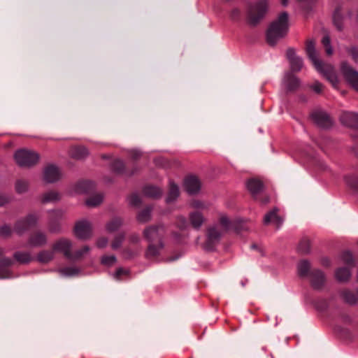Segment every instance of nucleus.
<instances>
[{
	"mask_svg": "<svg viewBox=\"0 0 358 358\" xmlns=\"http://www.w3.org/2000/svg\"><path fill=\"white\" fill-rule=\"evenodd\" d=\"M306 52L313 62L316 69L324 74L327 79L335 85L336 83V76L333 67L331 65L324 64L317 58V52L315 48V42L313 40H308L306 45Z\"/></svg>",
	"mask_w": 358,
	"mask_h": 358,
	"instance_id": "2",
	"label": "nucleus"
},
{
	"mask_svg": "<svg viewBox=\"0 0 358 358\" xmlns=\"http://www.w3.org/2000/svg\"><path fill=\"white\" fill-rule=\"evenodd\" d=\"M255 200L259 201L262 204H266L269 202L270 199L268 196L263 194L262 192L259 195L258 199Z\"/></svg>",
	"mask_w": 358,
	"mask_h": 358,
	"instance_id": "59",
	"label": "nucleus"
},
{
	"mask_svg": "<svg viewBox=\"0 0 358 358\" xmlns=\"http://www.w3.org/2000/svg\"><path fill=\"white\" fill-rule=\"evenodd\" d=\"M13 257L20 264H28L33 259L31 255L26 252H16L14 253Z\"/></svg>",
	"mask_w": 358,
	"mask_h": 358,
	"instance_id": "36",
	"label": "nucleus"
},
{
	"mask_svg": "<svg viewBox=\"0 0 358 358\" xmlns=\"http://www.w3.org/2000/svg\"><path fill=\"white\" fill-rule=\"evenodd\" d=\"M129 241L132 244H138L141 241V238L137 234H132L129 236Z\"/></svg>",
	"mask_w": 358,
	"mask_h": 358,
	"instance_id": "58",
	"label": "nucleus"
},
{
	"mask_svg": "<svg viewBox=\"0 0 358 358\" xmlns=\"http://www.w3.org/2000/svg\"><path fill=\"white\" fill-rule=\"evenodd\" d=\"M78 189L85 193H90L95 189V183L91 180H83L78 184Z\"/></svg>",
	"mask_w": 358,
	"mask_h": 358,
	"instance_id": "37",
	"label": "nucleus"
},
{
	"mask_svg": "<svg viewBox=\"0 0 358 358\" xmlns=\"http://www.w3.org/2000/svg\"><path fill=\"white\" fill-rule=\"evenodd\" d=\"M131 155L133 159L136 160L140 157L141 153L138 151H132Z\"/></svg>",
	"mask_w": 358,
	"mask_h": 358,
	"instance_id": "64",
	"label": "nucleus"
},
{
	"mask_svg": "<svg viewBox=\"0 0 358 358\" xmlns=\"http://www.w3.org/2000/svg\"><path fill=\"white\" fill-rule=\"evenodd\" d=\"M338 316L345 323H348V322H350V316L348 314H346L345 312H343V310H341L340 309H338Z\"/></svg>",
	"mask_w": 358,
	"mask_h": 358,
	"instance_id": "55",
	"label": "nucleus"
},
{
	"mask_svg": "<svg viewBox=\"0 0 358 358\" xmlns=\"http://www.w3.org/2000/svg\"><path fill=\"white\" fill-rule=\"evenodd\" d=\"M62 271L64 275L69 276L75 275L78 273V270L73 267H66Z\"/></svg>",
	"mask_w": 358,
	"mask_h": 358,
	"instance_id": "53",
	"label": "nucleus"
},
{
	"mask_svg": "<svg viewBox=\"0 0 358 358\" xmlns=\"http://www.w3.org/2000/svg\"><path fill=\"white\" fill-rule=\"evenodd\" d=\"M143 192L145 196L152 199L160 198L162 195V189L153 185L145 186Z\"/></svg>",
	"mask_w": 358,
	"mask_h": 358,
	"instance_id": "29",
	"label": "nucleus"
},
{
	"mask_svg": "<svg viewBox=\"0 0 358 358\" xmlns=\"http://www.w3.org/2000/svg\"><path fill=\"white\" fill-rule=\"evenodd\" d=\"M189 219L192 227L198 229L203 222V215L199 212H194L190 214Z\"/></svg>",
	"mask_w": 358,
	"mask_h": 358,
	"instance_id": "38",
	"label": "nucleus"
},
{
	"mask_svg": "<svg viewBox=\"0 0 358 358\" xmlns=\"http://www.w3.org/2000/svg\"><path fill=\"white\" fill-rule=\"evenodd\" d=\"M59 199V195L56 192L50 191L45 192L42 196V202L48 203L50 201H57Z\"/></svg>",
	"mask_w": 358,
	"mask_h": 358,
	"instance_id": "43",
	"label": "nucleus"
},
{
	"mask_svg": "<svg viewBox=\"0 0 358 358\" xmlns=\"http://www.w3.org/2000/svg\"><path fill=\"white\" fill-rule=\"evenodd\" d=\"M124 255L127 258H131L134 256V254L129 249H125L124 251Z\"/></svg>",
	"mask_w": 358,
	"mask_h": 358,
	"instance_id": "63",
	"label": "nucleus"
},
{
	"mask_svg": "<svg viewBox=\"0 0 358 358\" xmlns=\"http://www.w3.org/2000/svg\"><path fill=\"white\" fill-rule=\"evenodd\" d=\"M278 208H273L266 213L264 217V224H268L271 222L275 224L277 228H279L282 223V219L278 215Z\"/></svg>",
	"mask_w": 358,
	"mask_h": 358,
	"instance_id": "25",
	"label": "nucleus"
},
{
	"mask_svg": "<svg viewBox=\"0 0 358 358\" xmlns=\"http://www.w3.org/2000/svg\"><path fill=\"white\" fill-rule=\"evenodd\" d=\"M311 88L317 94H320L322 92L323 85L322 83L315 81L311 86Z\"/></svg>",
	"mask_w": 358,
	"mask_h": 358,
	"instance_id": "57",
	"label": "nucleus"
},
{
	"mask_svg": "<svg viewBox=\"0 0 358 358\" xmlns=\"http://www.w3.org/2000/svg\"><path fill=\"white\" fill-rule=\"evenodd\" d=\"M129 202L131 206L137 207L141 205V200L140 196L138 194H133L130 196Z\"/></svg>",
	"mask_w": 358,
	"mask_h": 358,
	"instance_id": "50",
	"label": "nucleus"
},
{
	"mask_svg": "<svg viewBox=\"0 0 358 358\" xmlns=\"http://www.w3.org/2000/svg\"><path fill=\"white\" fill-rule=\"evenodd\" d=\"M219 224H220L224 231H228L229 229H234L236 232L240 233L242 231L246 230L245 224L240 220L231 221L224 215L220 217Z\"/></svg>",
	"mask_w": 358,
	"mask_h": 358,
	"instance_id": "8",
	"label": "nucleus"
},
{
	"mask_svg": "<svg viewBox=\"0 0 358 358\" xmlns=\"http://www.w3.org/2000/svg\"><path fill=\"white\" fill-rule=\"evenodd\" d=\"M28 189V183L24 180H17L15 183L16 192L19 194L25 192Z\"/></svg>",
	"mask_w": 358,
	"mask_h": 358,
	"instance_id": "45",
	"label": "nucleus"
},
{
	"mask_svg": "<svg viewBox=\"0 0 358 358\" xmlns=\"http://www.w3.org/2000/svg\"><path fill=\"white\" fill-rule=\"evenodd\" d=\"M108 243V239L106 237H101L99 238V240L96 242V245L99 248H103L106 246Z\"/></svg>",
	"mask_w": 358,
	"mask_h": 358,
	"instance_id": "60",
	"label": "nucleus"
},
{
	"mask_svg": "<svg viewBox=\"0 0 358 358\" xmlns=\"http://www.w3.org/2000/svg\"><path fill=\"white\" fill-rule=\"evenodd\" d=\"M343 299L350 305L358 303V289L355 292L350 289H343L341 292Z\"/></svg>",
	"mask_w": 358,
	"mask_h": 358,
	"instance_id": "27",
	"label": "nucleus"
},
{
	"mask_svg": "<svg viewBox=\"0 0 358 358\" xmlns=\"http://www.w3.org/2000/svg\"><path fill=\"white\" fill-rule=\"evenodd\" d=\"M129 271L122 268H118L114 274V278L117 280H121L122 275H127Z\"/></svg>",
	"mask_w": 358,
	"mask_h": 358,
	"instance_id": "52",
	"label": "nucleus"
},
{
	"mask_svg": "<svg viewBox=\"0 0 358 358\" xmlns=\"http://www.w3.org/2000/svg\"><path fill=\"white\" fill-rule=\"evenodd\" d=\"M122 224V220L120 217L113 218L106 225V229L109 232H113L117 230Z\"/></svg>",
	"mask_w": 358,
	"mask_h": 358,
	"instance_id": "39",
	"label": "nucleus"
},
{
	"mask_svg": "<svg viewBox=\"0 0 358 358\" xmlns=\"http://www.w3.org/2000/svg\"><path fill=\"white\" fill-rule=\"evenodd\" d=\"M14 264V261L8 257L0 259V279L11 278L13 277L10 267Z\"/></svg>",
	"mask_w": 358,
	"mask_h": 358,
	"instance_id": "21",
	"label": "nucleus"
},
{
	"mask_svg": "<svg viewBox=\"0 0 358 358\" xmlns=\"http://www.w3.org/2000/svg\"><path fill=\"white\" fill-rule=\"evenodd\" d=\"M343 262L347 264L350 268H353L355 266V261L353 255L350 251H344L341 256Z\"/></svg>",
	"mask_w": 358,
	"mask_h": 358,
	"instance_id": "40",
	"label": "nucleus"
},
{
	"mask_svg": "<svg viewBox=\"0 0 358 358\" xmlns=\"http://www.w3.org/2000/svg\"><path fill=\"white\" fill-rule=\"evenodd\" d=\"M38 216L35 214H29L25 218L17 221L14 229L18 234H22L29 228L36 226Z\"/></svg>",
	"mask_w": 358,
	"mask_h": 358,
	"instance_id": "9",
	"label": "nucleus"
},
{
	"mask_svg": "<svg viewBox=\"0 0 358 358\" xmlns=\"http://www.w3.org/2000/svg\"><path fill=\"white\" fill-rule=\"evenodd\" d=\"M286 87L289 92L296 91L300 85L299 79L292 72H287L285 77Z\"/></svg>",
	"mask_w": 358,
	"mask_h": 358,
	"instance_id": "24",
	"label": "nucleus"
},
{
	"mask_svg": "<svg viewBox=\"0 0 358 358\" xmlns=\"http://www.w3.org/2000/svg\"><path fill=\"white\" fill-rule=\"evenodd\" d=\"M311 120L319 127L328 129L332 125L331 117L323 110H316L310 114Z\"/></svg>",
	"mask_w": 358,
	"mask_h": 358,
	"instance_id": "10",
	"label": "nucleus"
},
{
	"mask_svg": "<svg viewBox=\"0 0 358 358\" xmlns=\"http://www.w3.org/2000/svg\"><path fill=\"white\" fill-rule=\"evenodd\" d=\"M152 209V207L151 206H148L141 210L137 215L138 221L142 223L148 222L151 218Z\"/></svg>",
	"mask_w": 358,
	"mask_h": 358,
	"instance_id": "35",
	"label": "nucleus"
},
{
	"mask_svg": "<svg viewBox=\"0 0 358 358\" xmlns=\"http://www.w3.org/2000/svg\"><path fill=\"white\" fill-rule=\"evenodd\" d=\"M230 17L233 20H239L241 18V11L238 8H234L231 13Z\"/></svg>",
	"mask_w": 358,
	"mask_h": 358,
	"instance_id": "54",
	"label": "nucleus"
},
{
	"mask_svg": "<svg viewBox=\"0 0 358 358\" xmlns=\"http://www.w3.org/2000/svg\"><path fill=\"white\" fill-rule=\"evenodd\" d=\"M103 201V196L101 194H97L89 196L86 200V204L90 207H95L99 205Z\"/></svg>",
	"mask_w": 358,
	"mask_h": 358,
	"instance_id": "42",
	"label": "nucleus"
},
{
	"mask_svg": "<svg viewBox=\"0 0 358 358\" xmlns=\"http://www.w3.org/2000/svg\"><path fill=\"white\" fill-rule=\"evenodd\" d=\"M348 52L355 62H358V48L357 47L352 46L348 48Z\"/></svg>",
	"mask_w": 358,
	"mask_h": 358,
	"instance_id": "51",
	"label": "nucleus"
},
{
	"mask_svg": "<svg viewBox=\"0 0 358 358\" xmlns=\"http://www.w3.org/2000/svg\"><path fill=\"white\" fill-rule=\"evenodd\" d=\"M322 43L325 48V52L327 55H331L333 52V50L330 45V38L328 36H324L322 38Z\"/></svg>",
	"mask_w": 358,
	"mask_h": 358,
	"instance_id": "46",
	"label": "nucleus"
},
{
	"mask_svg": "<svg viewBox=\"0 0 358 358\" xmlns=\"http://www.w3.org/2000/svg\"><path fill=\"white\" fill-rule=\"evenodd\" d=\"M12 234V229L10 226L4 224L0 228V234L3 237H9Z\"/></svg>",
	"mask_w": 358,
	"mask_h": 358,
	"instance_id": "49",
	"label": "nucleus"
},
{
	"mask_svg": "<svg viewBox=\"0 0 358 358\" xmlns=\"http://www.w3.org/2000/svg\"><path fill=\"white\" fill-rule=\"evenodd\" d=\"M346 185L351 189L358 191V173H350L344 176Z\"/></svg>",
	"mask_w": 358,
	"mask_h": 358,
	"instance_id": "30",
	"label": "nucleus"
},
{
	"mask_svg": "<svg viewBox=\"0 0 358 358\" xmlns=\"http://www.w3.org/2000/svg\"><path fill=\"white\" fill-rule=\"evenodd\" d=\"M164 247V242L148 243V248L145 252V257L148 260L155 261L160 255L161 251Z\"/></svg>",
	"mask_w": 358,
	"mask_h": 358,
	"instance_id": "16",
	"label": "nucleus"
},
{
	"mask_svg": "<svg viewBox=\"0 0 358 358\" xmlns=\"http://www.w3.org/2000/svg\"><path fill=\"white\" fill-rule=\"evenodd\" d=\"M341 71L345 80L358 91V71L345 62L341 64Z\"/></svg>",
	"mask_w": 358,
	"mask_h": 358,
	"instance_id": "11",
	"label": "nucleus"
},
{
	"mask_svg": "<svg viewBox=\"0 0 358 358\" xmlns=\"http://www.w3.org/2000/svg\"><path fill=\"white\" fill-rule=\"evenodd\" d=\"M286 55L290 64L292 72L300 71L303 66L302 59L296 55L293 48H289Z\"/></svg>",
	"mask_w": 358,
	"mask_h": 358,
	"instance_id": "18",
	"label": "nucleus"
},
{
	"mask_svg": "<svg viewBox=\"0 0 358 358\" xmlns=\"http://www.w3.org/2000/svg\"><path fill=\"white\" fill-rule=\"evenodd\" d=\"M310 241L307 238H303L298 246V250L301 254H307L310 251Z\"/></svg>",
	"mask_w": 358,
	"mask_h": 358,
	"instance_id": "44",
	"label": "nucleus"
},
{
	"mask_svg": "<svg viewBox=\"0 0 358 358\" xmlns=\"http://www.w3.org/2000/svg\"><path fill=\"white\" fill-rule=\"evenodd\" d=\"M179 194L180 191L178 186L176 184H175L173 181H170L169 189L167 197L166 199V202L167 203H171L173 202L179 196Z\"/></svg>",
	"mask_w": 358,
	"mask_h": 358,
	"instance_id": "28",
	"label": "nucleus"
},
{
	"mask_svg": "<svg viewBox=\"0 0 358 358\" xmlns=\"http://www.w3.org/2000/svg\"><path fill=\"white\" fill-rule=\"evenodd\" d=\"M70 154L73 158L80 159L85 157L88 152L84 146H75L71 148Z\"/></svg>",
	"mask_w": 358,
	"mask_h": 358,
	"instance_id": "34",
	"label": "nucleus"
},
{
	"mask_svg": "<svg viewBox=\"0 0 358 358\" xmlns=\"http://www.w3.org/2000/svg\"><path fill=\"white\" fill-rule=\"evenodd\" d=\"M308 278L311 287L316 290H321L326 282L324 273L317 268H313Z\"/></svg>",
	"mask_w": 358,
	"mask_h": 358,
	"instance_id": "13",
	"label": "nucleus"
},
{
	"mask_svg": "<svg viewBox=\"0 0 358 358\" xmlns=\"http://www.w3.org/2000/svg\"><path fill=\"white\" fill-rule=\"evenodd\" d=\"M177 226L180 229H185L186 227L187 226V222L186 219L183 217H178V221H177Z\"/></svg>",
	"mask_w": 358,
	"mask_h": 358,
	"instance_id": "56",
	"label": "nucleus"
},
{
	"mask_svg": "<svg viewBox=\"0 0 358 358\" xmlns=\"http://www.w3.org/2000/svg\"><path fill=\"white\" fill-rule=\"evenodd\" d=\"M71 242L65 238H60L55 243L53 248L55 250H58L63 252L65 257L71 260H77L87 253L90 250V248L87 245L83 246L80 250L76 251L74 253L71 252Z\"/></svg>",
	"mask_w": 358,
	"mask_h": 358,
	"instance_id": "4",
	"label": "nucleus"
},
{
	"mask_svg": "<svg viewBox=\"0 0 358 358\" xmlns=\"http://www.w3.org/2000/svg\"><path fill=\"white\" fill-rule=\"evenodd\" d=\"M111 168L115 173L118 174L126 173L125 165L120 159H115L111 164Z\"/></svg>",
	"mask_w": 358,
	"mask_h": 358,
	"instance_id": "41",
	"label": "nucleus"
},
{
	"mask_svg": "<svg viewBox=\"0 0 358 358\" xmlns=\"http://www.w3.org/2000/svg\"><path fill=\"white\" fill-rule=\"evenodd\" d=\"M74 232L78 238L88 239L92 236V225L86 220L79 221L75 225Z\"/></svg>",
	"mask_w": 358,
	"mask_h": 358,
	"instance_id": "12",
	"label": "nucleus"
},
{
	"mask_svg": "<svg viewBox=\"0 0 358 358\" xmlns=\"http://www.w3.org/2000/svg\"><path fill=\"white\" fill-rule=\"evenodd\" d=\"M10 200V198L5 194H0V206H2L7 203Z\"/></svg>",
	"mask_w": 358,
	"mask_h": 358,
	"instance_id": "61",
	"label": "nucleus"
},
{
	"mask_svg": "<svg viewBox=\"0 0 358 358\" xmlns=\"http://www.w3.org/2000/svg\"><path fill=\"white\" fill-rule=\"evenodd\" d=\"M350 268L348 266L338 268L335 273L336 279L340 282L348 281L351 276Z\"/></svg>",
	"mask_w": 358,
	"mask_h": 358,
	"instance_id": "31",
	"label": "nucleus"
},
{
	"mask_svg": "<svg viewBox=\"0 0 358 358\" xmlns=\"http://www.w3.org/2000/svg\"><path fill=\"white\" fill-rule=\"evenodd\" d=\"M15 159L20 166L29 167L38 162L39 155L34 151L22 149L15 152Z\"/></svg>",
	"mask_w": 358,
	"mask_h": 358,
	"instance_id": "6",
	"label": "nucleus"
},
{
	"mask_svg": "<svg viewBox=\"0 0 358 358\" xmlns=\"http://www.w3.org/2000/svg\"><path fill=\"white\" fill-rule=\"evenodd\" d=\"M192 205L195 208H204L203 203L201 201H197V200L193 201L192 203Z\"/></svg>",
	"mask_w": 358,
	"mask_h": 358,
	"instance_id": "62",
	"label": "nucleus"
},
{
	"mask_svg": "<svg viewBox=\"0 0 358 358\" xmlns=\"http://www.w3.org/2000/svg\"><path fill=\"white\" fill-rule=\"evenodd\" d=\"M165 233L166 229L163 224H156L146 227L143 235L148 243H160L163 242Z\"/></svg>",
	"mask_w": 358,
	"mask_h": 358,
	"instance_id": "7",
	"label": "nucleus"
},
{
	"mask_svg": "<svg viewBox=\"0 0 358 358\" xmlns=\"http://www.w3.org/2000/svg\"><path fill=\"white\" fill-rule=\"evenodd\" d=\"M48 242L47 235L39 230L32 232L28 239V243L33 247H42Z\"/></svg>",
	"mask_w": 358,
	"mask_h": 358,
	"instance_id": "17",
	"label": "nucleus"
},
{
	"mask_svg": "<svg viewBox=\"0 0 358 358\" xmlns=\"http://www.w3.org/2000/svg\"><path fill=\"white\" fill-rule=\"evenodd\" d=\"M48 229L50 233L57 234L61 231L60 220L62 213L59 210H54L49 212Z\"/></svg>",
	"mask_w": 358,
	"mask_h": 358,
	"instance_id": "14",
	"label": "nucleus"
},
{
	"mask_svg": "<svg viewBox=\"0 0 358 358\" xmlns=\"http://www.w3.org/2000/svg\"><path fill=\"white\" fill-rule=\"evenodd\" d=\"M298 274L300 278H308L313 271L310 262L306 259L301 260L297 266Z\"/></svg>",
	"mask_w": 358,
	"mask_h": 358,
	"instance_id": "26",
	"label": "nucleus"
},
{
	"mask_svg": "<svg viewBox=\"0 0 358 358\" xmlns=\"http://www.w3.org/2000/svg\"><path fill=\"white\" fill-rule=\"evenodd\" d=\"M248 190L254 199H257L259 195L263 192L264 185L262 180L257 178H250L246 182Z\"/></svg>",
	"mask_w": 358,
	"mask_h": 358,
	"instance_id": "15",
	"label": "nucleus"
},
{
	"mask_svg": "<svg viewBox=\"0 0 358 358\" xmlns=\"http://www.w3.org/2000/svg\"><path fill=\"white\" fill-rule=\"evenodd\" d=\"M226 232L220 224L209 227L206 231V238L203 245L205 250H214L219 244L222 236Z\"/></svg>",
	"mask_w": 358,
	"mask_h": 358,
	"instance_id": "5",
	"label": "nucleus"
},
{
	"mask_svg": "<svg viewBox=\"0 0 358 358\" xmlns=\"http://www.w3.org/2000/svg\"><path fill=\"white\" fill-rule=\"evenodd\" d=\"M116 262V257L114 255L110 256H103L101 259V263L103 264L110 266L113 265Z\"/></svg>",
	"mask_w": 358,
	"mask_h": 358,
	"instance_id": "48",
	"label": "nucleus"
},
{
	"mask_svg": "<svg viewBox=\"0 0 358 358\" xmlns=\"http://www.w3.org/2000/svg\"><path fill=\"white\" fill-rule=\"evenodd\" d=\"M343 17L341 13V7L337 6L333 14V22L338 30L341 31L343 29Z\"/></svg>",
	"mask_w": 358,
	"mask_h": 358,
	"instance_id": "33",
	"label": "nucleus"
},
{
	"mask_svg": "<svg viewBox=\"0 0 358 358\" xmlns=\"http://www.w3.org/2000/svg\"><path fill=\"white\" fill-rule=\"evenodd\" d=\"M184 186L188 193L193 194L199 191L201 188V183L196 176H189L185 179Z\"/></svg>",
	"mask_w": 358,
	"mask_h": 358,
	"instance_id": "22",
	"label": "nucleus"
},
{
	"mask_svg": "<svg viewBox=\"0 0 358 358\" xmlns=\"http://www.w3.org/2000/svg\"><path fill=\"white\" fill-rule=\"evenodd\" d=\"M43 178L47 182H55L61 178V172L56 166L49 164L44 169Z\"/></svg>",
	"mask_w": 358,
	"mask_h": 358,
	"instance_id": "19",
	"label": "nucleus"
},
{
	"mask_svg": "<svg viewBox=\"0 0 358 358\" xmlns=\"http://www.w3.org/2000/svg\"><path fill=\"white\" fill-rule=\"evenodd\" d=\"M315 306L320 312H327L328 313L329 317L334 320L336 317V315L331 312V301L326 299H319L315 303Z\"/></svg>",
	"mask_w": 358,
	"mask_h": 358,
	"instance_id": "23",
	"label": "nucleus"
},
{
	"mask_svg": "<svg viewBox=\"0 0 358 358\" xmlns=\"http://www.w3.org/2000/svg\"><path fill=\"white\" fill-rule=\"evenodd\" d=\"M268 8L266 0H262L254 4H249L247 8L246 17L248 23L252 27L257 26L265 17Z\"/></svg>",
	"mask_w": 358,
	"mask_h": 358,
	"instance_id": "3",
	"label": "nucleus"
},
{
	"mask_svg": "<svg viewBox=\"0 0 358 358\" xmlns=\"http://www.w3.org/2000/svg\"><path fill=\"white\" fill-rule=\"evenodd\" d=\"M55 252L59 251L55 250L53 248L52 250H42L38 254L37 260L41 263H48L53 259Z\"/></svg>",
	"mask_w": 358,
	"mask_h": 358,
	"instance_id": "32",
	"label": "nucleus"
},
{
	"mask_svg": "<svg viewBox=\"0 0 358 358\" xmlns=\"http://www.w3.org/2000/svg\"><path fill=\"white\" fill-rule=\"evenodd\" d=\"M341 122L343 124L358 129V113L345 111L340 116Z\"/></svg>",
	"mask_w": 358,
	"mask_h": 358,
	"instance_id": "20",
	"label": "nucleus"
},
{
	"mask_svg": "<svg viewBox=\"0 0 358 358\" xmlns=\"http://www.w3.org/2000/svg\"><path fill=\"white\" fill-rule=\"evenodd\" d=\"M124 239V234H122L117 235L111 244L112 248L114 250L119 248L121 246Z\"/></svg>",
	"mask_w": 358,
	"mask_h": 358,
	"instance_id": "47",
	"label": "nucleus"
},
{
	"mask_svg": "<svg viewBox=\"0 0 358 358\" xmlns=\"http://www.w3.org/2000/svg\"><path fill=\"white\" fill-rule=\"evenodd\" d=\"M288 14L282 12L278 17L272 22L266 31V41L271 45H275L277 42L284 38L288 31Z\"/></svg>",
	"mask_w": 358,
	"mask_h": 358,
	"instance_id": "1",
	"label": "nucleus"
}]
</instances>
